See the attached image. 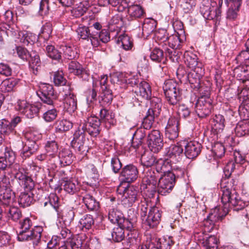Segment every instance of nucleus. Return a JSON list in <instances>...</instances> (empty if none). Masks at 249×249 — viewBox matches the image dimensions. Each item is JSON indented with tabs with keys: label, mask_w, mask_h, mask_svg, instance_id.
<instances>
[{
	"label": "nucleus",
	"mask_w": 249,
	"mask_h": 249,
	"mask_svg": "<svg viewBox=\"0 0 249 249\" xmlns=\"http://www.w3.org/2000/svg\"><path fill=\"white\" fill-rule=\"evenodd\" d=\"M94 223V220L92 215L86 214L79 220V224L83 230L90 229Z\"/></svg>",
	"instance_id": "52"
},
{
	"label": "nucleus",
	"mask_w": 249,
	"mask_h": 249,
	"mask_svg": "<svg viewBox=\"0 0 249 249\" xmlns=\"http://www.w3.org/2000/svg\"><path fill=\"white\" fill-rule=\"evenodd\" d=\"M139 192L137 188L134 186H129L125 188L121 197V204L125 208H129L138 200Z\"/></svg>",
	"instance_id": "9"
},
{
	"label": "nucleus",
	"mask_w": 249,
	"mask_h": 249,
	"mask_svg": "<svg viewBox=\"0 0 249 249\" xmlns=\"http://www.w3.org/2000/svg\"><path fill=\"white\" fill-rule=\"evenodd\" d=\"M68 70L70 72L78 76L83 74L85 72L81 65L74 61H72L69 63Z\"/></svg>",
	"instance_id": "59"
},
{
	"label": "nucleus",
	"mask_w": 249,
	"mask_h": 249,
	"mask_svg": "<svg viewBox=\"0 0 249 249\" xmlns=\"http://www.w3.org/2000/svg\"><path fill=\"white\" fill-rule=\"evenodd\" d=\"M157 22L152 18H145L142 24L141 37L146 39L155 30Z\"/></svg>",
	"instance_id": "23"
},
{
	"label": "nucleus",
	"mask_w": 249,
	"mask_h": 249,
	"mask_svg": "<svg viewBox=\"0 0 249 249\" xmlns=\"http://www.w3.org/2000/svg\"><path fill=\"white\" fill-rule=\"evenodd\" d=\"M116 42L118 44L121 45L123 49L125 50L131 49L133 46L130 37L125 34L120 35Z\"/></svg>",
	"instance_id": "50"
},
{
	"label": "nucleus",
	"mask_w": 249,
	"mask_h": 249,
	"mask_svg": "<svg viewBox=\"0 0 249 249\" xmlns=\"http://www.w3.org/2000/svg\"><path fill=\"white\" fill-rule=\"evenodd\" d=\"M235 180L231 179L227 185L223 187L221 199L224 207L226 206L229 209L231 205L233 207L234 211H238L244 208L245 203L235 189Z\"/></svg>",
	"instance_id": "2"
},
{
	"label": "nucleus",
	"mask_w": 249,
	"mask_h": 249,
	"mask_svg": "<svg viewBox=\"0 0 249 249\" xmlns=\"http://www.w3.org/2000/svg\"><path fill=\"white\" fill-rule=\"evenodd\" d=\"M0 29L4 32L8 36H16L18 33V27L13 23H1L0 24Z\"/></svg>",
	"instance_id": "48"
},
{
	"label": "nucleus",
	"mask_w": 249,
	"mask_h": 249,
	"mask_svg": "<svg viewBox=\"0 0 249 249\" xmlns=\"http://www.w3.org/2000/svg\"><path fill=\"white\" fill-rule=\"evenodd\" d=\"M111 236L112 240L114 242H121L124 238V230L121 226L118 225L113 229Z\"/></svg>",
	"instance_id": "58"
},
{
	"label": "nucleus",
	"mask_w": 249,
	"mask_h": 249,
	"mask_svg": "<svg viewBox=\"0 0 249 249\" xmlns=\"http://www.w3.org/2000/svg\"><path fill=\"white\" fill-rule=\"evenodd\" d=\"M183 149L179 144L171 145L166 149V156L172 159V161H178L180 156L183 154Z\"/></svg>",
	"instance_id": "28"
},
{
	"label": "nucleus",
	"mask_w": 249,
	"mask_h": 249,
	"mask_svg": "<svg viewBox=\"0 0 249 249\" xmlns=\"http://www.w3.org/2000/svg\"><path fill=\"white\" fill-rule=\"evenodd\" d=\"M16 108L20 113L31 119L36 116L39 111V108L37 106L31 105L24 100H18Z\"/></svg>",
	"instance_id": "14"
},
{
	"label": "nucleus",
	"mask_w": 249,
	"mask_h": 249,
	"mask_svg": "<svg viewBox=\"0 0 249 249\" xmlns=\"http://www.w3.org/2000/svg\"><path fill=\"white\" fill-rule=\"evenodd\" d=\"M182 176V172L180 171L179 174L177 173H166L160 176L157 187L158 193L162 196L170 193L175 186L176 178Z\"/></svg>",
	"instance_id": "3"
},
{
	"label": "nucleus",
	"mask_w": 249,
	"mask_h": 249,
	"mask_svg": "<svg viewBox=\"0 0 249 249\" xmlns=\"http://www.w3.org/2000/svg\"><path fill=\"white\" fill-rule=\"evenodd\" d=\"M179 87L178 83L173 80L169 79L165 81L163 86V90L165 97L170 92L177 90Z\"/></svg>",
	"instance_id": "55"
},
{
	"label": "nucleus",
	"mask_w": 249,
	"mask_h": 249,
	"mask_svg": "<svg viewBox=\"0 0 249 249\" xmlns=\"http://www.w3.org/2000/svg\"><path fill=\"white\" fill-rule=\"evenodd\" d=\"M234 131L237 137H242L249 134V121L244 120L238 122L234 128Z\"/></svg>",
	"instance_id": "44"
},
{
	"label": "nucleus",
	"mask_w": 249,
	"mask_h": 249,
	"mask_svg": "<svg viewBox=\"0 0 249 249\" xmlns=\"http://www.w3.org/2000/svg\"><path fill=\"white\" fill-rule=\"evenodd\" d=\"M36 93L43 103L49 106H53V100L56 98V95L52 85L41 83Z\"/></svg>",
	"instance_id": "8"
},
{
	"label": "nucleus",
	"mask_w": 249,
	"mask_h": 249,
	"mask_svg": "<svg viewBox=\"0 0 249 249\" xmlns=\"http://www.w3.org/2000/svg\"><path fill=\"white\" fill-rule=\"evenodd\" d=\"M85 236V235H80L72 237L68 242L69 246L71 249H82Z\"/></svg>",
	"instance_id": "56"
},
{
	"label": "nucleus",
	"mask_w": 249,
	"mask_h": 249,
	"mask_svg": "<svg viewBox=\"0 0 249 249\" xmlns=\"http://www.w3.org/2000/svg\"><path fill=\"white\" fill-rule=\"evenodd\" d=\"M53 83L57 86H66V90H70V87L69 85L67 86V80L64 77L63 72L62 71H58L54 72L53 74Z\"/></svg>",
	"instance_id": "49"
},
{
	"label": "nucleus",
	"mask_w": 249,
	"mask_h": 249,
	"mask_svg": "<svg viewBox=\"0 0 249 249\" xmlns=\"http://www.w3.org/2000/svg\"><path fill=\"white\" fill-rule=\"evenodd\" d=\"M198 57L196 54L191 52H185L184 54V61L186 65L191 69L195 70L197 67H199L201 65V68H203L201 63L198 61Z\"/></svg>",
	"instance_id": "33"
},
{
	"label": "nucleus",
	"mask_w": 249,
	"mask_h": 249,
	"mask_svg": "<svg viewBox=\"0 0 249 249\" xmlns=\"http://www.w3.org/2000/svg\"><path fill=\"white\" fill-rule=\"evenodd\" d=\"M234 74L236 78L243 82L249 80V65L238 66L234 70Z\"/></svg>",
	"instance_id": "35"
},
{
	"label": "nucleus",
	"mask_w": 249,
	"mask_h": 249,
	"mask_svg": "<svg viewBox=\"0 0 249 249\" xmlns=\"http://www.w3.org/2000/svg\"><path fill=\"white\" fill-rule=\"evenodd\" d=\"M196 112L200 118H205L208 116L212 108L211 99L200 97L196 104Z\"/></svg>",
	"instance_id": "15"
},
{
	"label": "nucleus",
	"mask_w": 249,
	"mask_h": 249,
	"mask_svg": "<svg viewBox=\"0 0 249 249\" xmlns=\"http://www.w3.org/2000/svg\"><path fill=\"white\" fill-rule=\"evenodd\" d=\"M182 90L178 88L170 92L165 97L168 103L171 105H177L181 99Z\"/></svg>",
	"instance_id": "47"
},
{
	"label": "nucleus",
	"mask_w": 249,
	"mask_h": 249,
	"mask_svg": "<svg viewBox=\"0 0 249 249\" xmlns=\"http://www.w3.org/2000/svg\"><path fill=\"white\" fill-rule=\"evenodd\" d=\"M144 137V133L142 130H137L132 138V146L135 149L139 148L142 145Z\"/></svg>",
	"instance_id": "51"
},
{
	"label": "nucleus",
	"mask_w": 249,
	"mask_h": 249,
	"mask_svg": "<svg viewBox=\"0 0 249 249\" xmlns=\"http://www.w3.org/2000/svg\"><path fill=\"white\" fill-rule=\"evenodd\" d=\"M137 97L143 99L149 100L151 96V89L149 84L146 81H142L138 88L135 91Z\"/></svg>",
	"instance_id": "30"
},
{
	"label": "nucleus",
	"mask_w": 249,
	"mask_h": 249,
	"mask_svg": "<svg viewBox=\"0 0 249 249\" xmlns=\"http://www.w3.org/2000/svg\"><path fill=\"white\" fill-rule=\"evenodd\" d=\"M108 218L112 223L119 225L120 224H122V221H123L124 215L120 211L115 208H111L108 211Z\"/></svg>",
	"instance_id": "42"
},
{
	"label": "nucleus",
	"mask_w": 249,
	"mask_h": 249,
	"mask_svg": "<svg viewBox=\"0 0 249 249\" xmlns=\"http://www.w3.org/2000/svg\"><path fill=\"white\" fill-rule=\"evenodd\" d=\"M122 16L116 14L110 20L108 23V29L111 32H116L115 36L118 35L121 28L123 26Z\"/></svg>",
	"instance_id": "34"
},
{
	"label": "nucleus",
	"mask_w": 249,
	"mask_h": 249,
	"mask_svg": "<svg viewBox=\"0 0 249 249\" xmlns=\"http://www.w3.org/2000/svg\"><path fill=\"white\" fill-rule=\"evenodd\" d=\"M61 49L64 57L66 59L72 60L78 57L76 48L73 45H62L61 46Z\"/></svg>",
	"instance_id": "40"
},
{
	"label": "nucleus",
	"mask_w": 249,
	"mask_h": 249,
	"mask_svg": "<svg viewBox=\"0 0 249 249\" xmlns=\"http://www.w3.org/2000/svg\"><path fill=\"white\" fill-rule=\"evenodd\" d=\"M200 12L206 19L218 20L221 16V11L216 3L212 2L211 0H203L200 7Z\"/></svg>",
	"instance_id": "5"
},
{
	"label": "nucleus",
	"mask_w": 249,
	"mask_h": 249,
	"mask_svg": "<svg viewBox=\"0 0 249 249\" xmlns=\"http://www.w3.org/2000/svg\"><path fill=\"white\" fill-rule=\"evenodd\" d=\"M45 149L47 156L50 158L56 157L58 150V145L55 140H49L45 145Z\"/></svg>",
	"instance_id": "41"
},
{
	"label": "nucleus",
	"mask_w": 249,
	"mask_h": 249,
	"mask_svg": "<svg viewBox=\"0 0 249 249\" xmlns=\"http://www.w3.org/2000/svg\"><path fill=\"white\" fill-rule=\"evenodd\" d=\"M82 202L89 211H97L100 207L99 202L89 193L83 195Z\"/></svg>",
	"instance_id": "31"
},
{
	"label": "nucleus",
	"mask_w": 249,
	"mask_h": 249,
	"mask_svg": "<svg viewBox=\"0 0 249 249\" xmlns=\"http://www.w3.org/2000/svg\"><path fill=\"white\" fill-rule=\"evenodd\" d=\"M155 39L158 43L164 47L166 46V41L168 38V35L164 29H160L155 33Z\"/></svg>",
	"instance_id": "57"
},
{
	"label": "nucleus",
	"mask_w": 249,
	"mask_h": 249,
	"mask_svg": "<svg viewBox=\"0 0 249 249\" xmlns=\"http://www.w3.org/2000/svg\"><path fill=\"white\" fill-rule=\"evenodd\" d=\"M113 99L111 90L109 88H105L99 97V102L103 107L109 105Z\"/></svg>",
	"instance_id": "45"
},
{
	"label": "nucleus",
	"mask_w": 249,
	"mask_h": 249,
	"mask_svg": "<svg viewBox=\"0 0 249 249\" xmlns=\"http://www.w3.org/2000/svg\"><path fill=\"white\" fill-rule=\"evenodd\" d=\"M150 107L148 110H152L153 113H154L155 115H158L160 113L162 104L161 100L160 98L153 97H150Z\"/></svg>",
	"instance_id": "61"
},
{
	"label": "nucleus",
	"mask_w": 249,
	"mask_h": 249,
	"mask_svg": "<svg viewBox=\"0 0 249 249\" xmlns=\"http://www.w3.org/2000/svg\"><path fill=\"white\" fill-rule=\"evenodd\" d=\"M79 5L71 10V15L75 18H79L86 12L90 3L89 0H78Z\"/></svg>",
	"instance_id": "36"
},
{
	"label": "nucleus",
	"mask_w": 249,
	"mask_h": 249,
	"mask_svg": "<svg viewBox=\"0 0 249 249\" xmlns=\"http://www.w3.org/2000/svg\"><path fill=\"white\" fill-rule=\"evenodd\" d=\"M201 145L196 141H190L185 146V154L188 159L196 157L201 150Z\"/></svg>",
	"instance_id": "24"
},
{
	"label": "nucleus",
	"mask_w": 249,
	"mask_h": 249,
	"mask_svg": "<svg viewBox=\"0 0 249 249\" xmlns=\"http://www.w3.org/2000/svg\"><path fill=\"white\" fill-rule=\"evenodd\" d=\"M128 213V218L127 219L123 218V221H122V224H120L119 226H121L124 230L125 228L130 231L133 229H135L137 216L136 213L131 210H129Z\"/></svg>",
	"instance_id": "32"
},
{
	"label": "nucleus",
	"mask_w": 249,
	"mask_h": 249,
	"mask_svg": "<svg viewBox=\"0 0 249 249\" xmlns=\"http://www.w3.org/2000/svg\"><path fill=\"white\" fill-rule=\"evenodd\" d=\"M144 237L148 239L150 249H170L174 242L172 237H164L158 239L154 233L147 232Z\"/></svg>",
	"instance_id": "6"
},
{
	"label": "nucleus",
	"mask_w": 249,
	"mask_h": 249,
	"mask_svg": "<svg viewBox=\"0 0 249 249\" xmlns=\"http://www.w3.org/2000/svg\"><path fill=\"white\" fill-rule=\"evenodd\" d=\"M147 142L148 147L152 152H159L163 146V139L160 131L152 130L148 135Z\"/></svg>",
	"instance_id": "13"
},
{
	"label": "nucleus",
	"mask_w": 249,
	"mask_h": 249,
	"mask_svg": "<svg viewBox=\"0 0 249 249\" xmlns=\"http://www.w3.org/2000/svg\"><path fill=\"white\" fill-rule=\"evenodd\" d=\"M178 121L177 118L171 117L168 120L165 127V135L166 138L174 140L178 136Z\"/></svg>",
	"instance_id": "21"
},
{
	"label": "nucleus",
	"mask_w": 249,
	"mask_h": 249,
	"mask_svg": "<svg viewBox=\"0 0 249 249\" xmlns=\"http://www.w3.org/2000/svg\"><path fill=\"white\" fill-rule=\"evenodd\" d=\"M4 211L8 218L14 221H18L22 217L20 210L17 207H11V205L6 206Z\"/></svg>",
	"instance_id": "43"
},
{
	"label": "nucleus",
	"mask_w": 249,
	"mask_h": 249,
	"mask_svg": "<svg viewBox=\"0 0 249 249\" xmlns=\"http://www.w3.org/2000/svg\"><path fill=\"white\" fill-rule=\"evenodd\" d=\"M65 97L64 107L65 109L70 113L74 112L77 109V100L75 96L68 90L67 93L63 95Z\"/></svg>",
	"instance_id": "25"
},
{
	"label": "nucleus",
	"mask_w": 249,
	"mask_h": 249,
	"mask_svg": "<svg viewBox=\"0 0 249 249\" xmlns=\"http://www.w3.org/2000/svg\"><path fill=\"white\" fill-rule=\"evenodd\" d=\"M202 244L206 249H217L218 240L214 235H211L207 237L202 242Z\"/></svg>",
	"instance_id": "60"
},
{
	"label": "nucleus",
	"mask_w": 249,
	"mask_h": 249,
	"mask_svg": "<svg viewBox=\"0 0 249 249\" xmlns=\"http://www.w3.org/2000/svg\"><path fill=\"white\" fill-rule=\"evenodd\" d=\"M125 78H127L126 73L116 72L110 74L111 82L114 84L119 85L124 84L126 82Z\"/></svg>",
	"instance_id": "62"
},
{
	"label": "nucleus",
	"mask_w": 249,
	"mask_h": 249,
	"mask_svg": "<svg viewBox=\"0 0 249 249\" xmlns=\"http://www.w3.org/2000/svg\"><path fill=\"white\" fill-rule=\"evenodd\" d=\"M63 189L67 193L73 195L80 189V185L78 179L75 178H64L63 179Z\"/></svg>",
	"instance_id": "27"
},
{
	"label": "nucleus",
	"mask_w": 249,
	"mask_h": 249,
	"mask_svg": "<svg viewBox=\"0 0 249 249\" xmlns=\"http://www.w3.org/2000/svg\"><path fill=\"white\" fill-rule=\"evenodd\" d=\"M98 3L101 6H106L109 4L120 12H123L128 6L126 0H98Z\"/></svg>",
	"instance_id": "26"
},
{
	"label": "nucleus",
	"mask_w": 249,
	"mask_h": 249,
	"mask_svg": "<svg viewBox=\"0 0 249 249\" xmlns=\"http://www.w3.org/2000/svg\"><path fill=\"white\" fill-rule=\"evenodd\" d=\"M86 129L85 124H80L75 131L73 139L71 142L72 146L79 152H83L86 150V147L85 146Z\"/></svg>",
	"instance_id": "11"
},
{
	"label": "nucleus",
	"mask_w": 249,
	"mask_h": 249,
	"mask_svg": "<svg viewBox=\"0 0 249 249\" xmlns=\"http://www.w3.org/2000/svg\"><path fill=\"white\" fill-rule=\"evenodd\" d=\"M161 211L157 207L154 206L149 209L148 214L145 219H142V227L145 229H151L156 227L161 220Z\"/></svg>",
	"instance_id": "10"
},
{
	"label": "nucleus",
	"mask_w": 249,
	"mask_h": 249,
	"mask_svg": "<svg viewBox=\"0 0 249 249\" xmlns=\"http://www.w3.org/2000/svg\"><path fill=\"white\" fill-rule=\"evenodd\" d=\"M34 201V195L30 191L21 192L18 199L19 206L23 208L30 206Z\"/></svg>",
	"instance_id": "38"
},
{
	"label": "nucleus",
	"mask_w": 249,
	"mask_h": 249,
	"mask_svg": "<svg viewBox=\"0 0 249 249\" xmlns=\"http://www.w3.org/2000/svg\"><path fill=\"white\" fill-rule=\"evenodd\" d=\"M204 74V69L199 67H197L195 70H191L187 75V78L190 84L191 88L194 90H198L200 88V79Z\"/></svg>",
	"instance_id": "18"
},
{
	"label": "nucleus",
	"mask_w": 249,
	"mask_h": 249,
	"mask_svg": "<svg viewBox=\"0 0 249 249\" xmlns=\"http://www.w3.org/2000/svg\"><path fill=\"white\" fill-rule=\"evenodd\" d=\"M158 116V115H155L154 113H153L152 110H148L146 115L143 118L142 123V125L143 128L145 129H149L151 128L154 123L155 118Z\"/></svg>",
	"instance_id": "53"
},
{
	"label": "nucleus",
	"mask_w": 249,
	"mask_h": 249,
	"mask_svg": "<svg viewBox=\"0 0 249 249\" xmlns=\"http://www.w3.org/2000/svg\"><path fill=\"white\" fill-rule=\"evenodd\" d=\"M159 173L152 169L145 171L142 178V187L145 191L149 193V196H153L157 191V181L160 178Z\"/></svg>",
	"instance_id": "4"
},
{
	"label": "nucleus",
	"mask_w": 249,
	"mask_h": 249,
	"mask_svg": "<svg viewBox=\"0 0 249 249\" xmlns=\"http://www.w3.org/2000/svg\"><path fill=\"white\" fill-rule=\"evenodd\" d=\"M126 8H127V19L129 21L138 20L146 16L145 10L143 6L140 4H128Z\"/></svg>",
	"instance_id": "19"
},
{
	"label": "nucleus",
	"mask_w": 249,
	"mask_h": 249,
	"mask_svg": "<svg viewBox=\"0 0 249 249\" xmlns=\"http://www.w3.org/2000/svg\"><path fill=\"white\" fill-rule=\"evenodd\" d=\"M156 162L155 157L151 153H144L142 156L141 162L144 166L151 167Z\"/></svg>",
	"instance_id": "63"
},
{
	"label": "nucleus",
	"mask_w": 249,
	"mask_h": 249,
	"mask_svg": "<svg viewBox=\"0 0 249 249\" xmlns=\"http://www.w3.org/2000/svg\"><path fill=\"white\" fill-rule=\"evenodd\" d=\"M139 171L136 166L132 164H127L122 168L119 178L122 182L132 183L136 180Z\"/></svg>",
	"instance_id": "12"
},
{
	"label": "nucleus",
	"mask_w": 249,
	"mask_h": 249,
	"mask_svg": "<svg viewBox=\"0 0 249 249\" xmlns=\"http://www.w3.org/2000/svg\"><path fill=\"white\" fill-rule=\"evenodd\" d=\"M225 120L220 114L215 115L212 122V129L216 134L221 133L225 127Z\"/></svg>",
	"instance_id": "37"
},
{
	"label": "nucleus",
	"mask_w": 249,
	"mask_h": 249,
	"mask_svg": "<svg viewBox=\"0 0 249 249\" xmlns=\"http://www.w3.org/2000/svg\"><path fill=\"white\" fill-rule=\"evenodd\" d=\"M90 43L93 47H97L101 45V42L106 43L110 40L109 32L106 29H103L98 33L92 32L90 36Z\"/></svg>",
	"instance_id": "22"
},
{
	"label": "nucleus",
	"mask_w": 249,
	"mask_h": 249,
	"mask_svg": "<svg viewBox=\"0 0 249 249\" xmlns=\"http://www.w3.org/2000/svg\"><path fill=\"white\" fill-rule=\"evenodd\" d=\"M14 174L15 178L19 185L27 190H31L34 187V182L32 178L27 175L25 170L18 164L14 165Z\"/></svg>",
	"instance_id": "7"
},
{
	"label": "nucleus",
	"mask_w": 249,
	"mask_h": 249,
	"mask_svg": "<svg viewBox=\"0 0 249 249\" xmlns=\"http://www.w3.org/2000/svg\"><path fill=\"white\" fill-rule=\"evenodd\" d=\"M88 123H82L80 124H85L86 131L91 137H96L99 135L101 131L100 119L96 116H90L88 118Z\"/></svg>",
	"instance_id": "20"
},
{
	"label": "nucleus",
	"mask_w": 249,
	"mask_h": 249,
	"mask_svg": "<svg viewBox=\"0 0 249 249\" xmlns=\"http://www.w3.org/2000/svg\"><path fill=\"white\" fill-rule=\"evenodd\" d=\"M168 157L164 160L160 159L156 162V171L160 173L166 174L167 172H170L169 169L171 168L170 162L172 161L171 160L169 161L168 159Z\"/></svg>",
	"instance_id": "46"
},
{
	"label": "nucleus",
	"mask_w": 249,
	"mask_h": 249,
	"mask_svg": "<svg viewBox=\"0 0 249 249\" xmlns=\"http://www.w3.org/2000/svg\"><path fill=\"white\" fill-rule=\"evenodd\" d=\"M32 225V220L28 217L20 222L17 238L20 241L32 240L33 245L36 246L40 241L43 229L36 226L31 230Z\"/></svg>",
	"instance_id": "1"
},
{
	"label": "nucleus",
	"mask_w": 249,
	"mask_h": 249,
	"mask_svg": "<svg viewBox=\"0 0 249 249\" xmlns=\"http://www.w3.org/2000/svg\"><path fill=\"white\" fill-rule=\"evenodd\" d=\"M229 7L227 11L226 18L230 21L235 20L239 15V12L241 6H234L231 4H227Z\"/></svg>",
	"instance_id": "54"
},
{
	"label": "nucleus",
	"mask_w": 249,
	"mask_h": 249,
	"mask_svg": "<svg viewBox=\"0 0 249 249\" xmlns=\"http://www.w3.org/2000/svg\"><path fill=\"white\" fill-rule=\"evenodd\" d=\"M23 143L24 145L20 156L23 159L25 160L37 151L38 149V145L36 142L26 141L23 142Z\"/></svg>",
	"instance_id": "29"
},
{
	"label": "nucleus",
	"mask_w": 249,
	"mask_h": 249,
	"mask_svg": "<svg viewBox=\"0 0 249 249\" xmlns=\"http://www.w3.org/2000/svg\"><path fill=\"white\" fill-rule=\"evenodd\" d=\"M228 212V208L226 206H223V208L220 207H215L211 210L204 225H206L207 223H209L212 226L211 229H212L214 223L221 220L227 214Z\"/></svg>",
	"instance_id": "17"
},
{
	"label": "nucleus",
	"mask_w": 249,
	"mask_h": 249,
	"mask_svg": "<svg viewBox=\"0 0 249 249\" xmlns=\"http://www.w3.org/2000/svg\"><path fill=\"white\" fill-rule=\"evenodd\" d=\"M239 114L243 120H248L249 118V100L241 103L238 109Z\"/></svg>",
	"instance_id": "64"
},
{
	"label": "nucleus",
	"mask_w": 249,
	"mask_h": 249,
	"mask_svg": "<svg viewBox=\"0 0 249 249\" xmlns=\"http://www.w3.org/2000/svg\"><path fill=\"white\" fill-rule=\"evenodd\" d=\"M59 158L61 166H66L72 163L74 157L70 149H64L59 153Z\"/></svg>",
	"instance_id": "39"
},
{
	"label": "nucleus",
	"mask_w": 249,
	"mask_h": 249,
	"mask_svg": "<svg viewBox=\"0 0 249 249\" xmlns=\"http://www.w3.org/2000/svg\"><path fill=\"white\" fill-rule=\"evenodd\" d=\"M233 157L234 161H229L223 169L225 176L227 178L231 176V173L234 169L241 167V165L243 164L245 160L244 156L241 155L240 152L239 151H235L234 152Z\"/></svg>",
	"instance_id": "16"
}]
</instances>
